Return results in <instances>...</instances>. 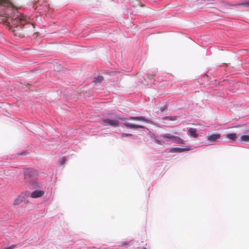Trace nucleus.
Wrapping results in <instances>:
<instances>
[{
	"label": "nucleus",
	"instance_id": "1",
	"mask_svg": "<svg viewBox=\"0 0 249 249\" xmlns=\"http://www.w3.org/2000/svg\"><path fill=\"white\" fill-rule=\"evenodd\" d=\"M37 176L38 172L35 169L28 168L24 170V182L32 189L40 188V184L36 180V177Z\"/></svg>",
	"mask_w": 249,
	"mask_h": 249
},
{
	"label": "nucleus",
	"instance_id": "2",
	"mask_svg": "<svg viewBox=\"0 0 249 249\" xmlns=\"http://www.w3.org/2000/svg\"><path fill=\"white\" fill-rule=\"evenodd\" d=\"M26 23L27 20L24 15L18 14L14 15L12 17L11 23L13 25H15L17 28L18 26L19 28H22Z\"/></svg>",
	"mask_w": 249,
	"mask_h": 249
},
{
	"label": "nucleus",
	"instance_id": "3",
	"mask_svg": "<svg viewBox=\"0 0 249 249\" xmlns=\"http://www.w3.org/2000/svg\"><path fill=\"white\" fill-rule=\"evenodd\" d=\"M162 138L163 139H171L173 138H177L178 139V141L177 142V143H179V144H184V141L180 139V138L177 137L175 135H172L171 134H165L162 136Z\"/></svg>",
	"mask_w": 249,
	"mask_h": 249
},
{
	"label": "nucleus",
	"instance_id": "4",
	"mask_svg": "<svg viewBox=\"0 0 249 249\" xmlns=\"http://www.w3.org/2000/svg\"><path fill=\"white\" fill-rule=\"evenodd\" d=\"M220 137V134L218 133L211 135L209 134L208 136V140L211 142H214L217 139H219Z\"/></svg>",
	"mask_w": 249,
	"mask_h": 249
},
{
	"label": "nucleus",
	"instance_id": "5",
	"mask_svg": "<svg viewBox=\"0 0 249 249\" xmlns=\"http://www.w3.org/2000/svg\"><path fill=\"white\" fill-rule=\"evenodd\" d=\"M44 193L43 191L35 190L32 193L31 196L32 198H37L43 196Z\"/></svg>",
	"mask_w": 249,
	"mask_h": 249
},
{
	"label": "nucleus",
	"instance_id": "6",
	"mask_svg": "<svg viewBox=\"0 0 249 249\" xmlns=\"http://www.w3.org/2000/svg\"><path fill=\"white\" fill-rule=\"evenodd\" d=\"M104 123L108 125H110L113 126H117L119 125V121L118 120H113L110 119H106L104 120Z\"/></svg>",
	"mask_w": 249,
	"mask_h": 249
},
{
	"label": "nucleus",
	"instance_id": "7",
	"mask_svg": "<svg viewBox=\"0 0 249 249\" xmlns=\"http://www.w3.org/2000/svg\"><path fill=\"white\" fill-rule=\"evenodd\" d=\"M126 127L129 128H144V126L141 125L133 124L132 123H126L124 124Z\"/></svg>",
	"mask_w": 249,
	"mask_h": 249
},
{
	"label": "nucleus",
	"instance_id": "8",
	"mask_svg": "<svg viewBox=\"0 0 249 249\" xmlns=\"http://www.w3.org/2000/svg\"><path fill=\"white\" fill-rule=\"evenodd\" d=\"M129 119L130 120L140 121H143V122H149V120L148 119H147L145 117H143V116L131 117Z\"/></svg>",
	"mask_w": 249,
	"mask_h": 249
},
{
	"label": "nucleus",
	"instance_id": "9",
	"mask_svg": "<svg viewBox=\"0 0 249 249\" xmlns=\"http://www.w3.org/2000/svg\"><path fill=\"white\" fill-rule=\"evenodd\" d=\"M196 131V129L194 128H190L189 130L190 135L194 138H197L198 136Z\"/></svg>",
	"mask_w": 249,
	"mask_h": 249
},
{
	"label": "nucleus",
	"instance_id": "10",
	"mask_svg": "<svg viewBox=\"0 0 249 249\" xmlns=\"http://www.w3.org/2000/svg\"><path fill=\"white\" fill-rule=\"evenodd\" d=\"M0 4L3 6L9 7L12 4L10 0H0Z\"/></svg>",
	"mask_w": 249,
	"mask_h": 249
},
{
	"label": "nucleus",
	"instance_id": "11",
	"mask_svg": "<svg viewBox=\"0 0 249 249\" xmlns=\"http://www.w3.org/2000/svg\"><path fill=\"white\" fill-rule=\"evenodd\" d=\"M226 138L230 140L234 141L236 140L237 137L235 133H229L227 134Z\"/></svg>",
	"mask_w": 249,
	"mask_h": 249
},
{
	"label": "nucleus",
	"instance_id": "12",
	"mask_svg": "<svg viewBox=\"0 0 249 249\" xmlns=\"http://www.w3.org/2000/svg\"><path fill=\"white\" fill-rule=\"evenodd\" d=\"M235 6H237V7H239V6L249 7V0L244 2L238 3L237 4H236Z\"/></svg>",
	"mask_w": 249,
	"mask_h": 249
},
{
	"label": "nucleus",
	"instance_id": "13",
	"mask_svg": "<svg viewBox=\"0 0 249 249\" xmlns=\"http://www.w3.org/2000/svg\"><path fill=\"white\" fill-rule=\"evenodd\" d=\"M241 141L245 142H249V135H244L241 136Z\"/></svg>",
	"mask_w": 249,
	"mask_h": 249
},
{
	"label": "nucleus",
	"instance_id": "14",
	"mask_svg": "<svg viewBox=\"0 0 249 249\" xmlns=\"http://www.w3.org/2000/svg\"><path fill=\"white\" fill-rule=\"evenodd\" d=\"M104 80V77L102 76H98L93 82L95 83L96 84L100 83Z\"/></svg>",
	"mask_w": 249,
	"mask_h": 249
},
{
	"label": "nucleus",
	"instance_id": "15",
	"mask_svg": "<svg viewBox=\"0 0 249 249\" xmlns=\"http://www.w3.org/2000/svg\"><path fill=\"white\" fill-rule=\"evenodd\" d=\"M178 119V117L176 116H167L163 118V119H168L170 121H176Z\"/></svg>",
	"mask_w": 249,
	"mask_h": 249
},
{
	"label": "nucleus",
	"instance_id": "16",
	"mask_svg": "<svg viewBox=\"0 0 249 249\" xmlns=\"http://www.w3.org/2000/svg\"><path fill=\"white\" fill-rule=\"evenodd\" d=\"M22 200L21 198L20 197H18V198H17V199H16L14 200V205L19 204L22 202Z\"/></svg>",
	"mask_w": 249,
	"mask_h": 249
},
{
	"label": "nucleus",
	"instance_id": "17",
	"mask_svg": "<svg viewBox=\"0 0 249 249\" xmlns=\"http://www.w3.org/2000/svg\"><path fill=\"white\" fill-rule=\"evenodd\" d=\"M66 161V158L65 157H62L61 158H60L58 160V162L61 165H62L65 163V162Z\"/></svg>",
	"mask_w": 249,
	"mask_h": 249
},
{
	"label": "nucleus",
	"instance_id": "18",
	"mask_svg": "<svg viewBox=\"0 0 249 249\" xmlns=\"http://www.w3.org/2000/svg\"><path fill=\"white\" fill-rule=\"evenodd\" d=\"M177 152H178V153L182 152L189 150L188 149L179 148V147H177Z\"/></svg>",
	"mask_w": 249,
	"mask_h": 249
},
{
	"label": "nucleus",
	"instance_id": "19",
	"mask_svg": "<svg viewBox=\"0 0 249 249\" xmlns=\"http://www.w3.org/2000/svg\"><path fill=\"white\" fill-rule=\"evenodd\" d=\"M170 152H177V148H170V151H169Z\"/></svg>",
	"mask_w": 249,
	"mask_h": 249
},
{
	"label": "nucleus",
	"instance_id": "20",
	"mask_svg": "<svg viewBox=\"0 0 249 249\" xmlns=\"http://www.w3.org/2000/svg\"><path fill=\"white\" fill-rule=\"evenodd\" d=\"M131 135H132V134H124V133H123L122 134V137H127V136H131Z\"/></svg>",
	"mask_w": 249,
	"mask_h": 249
},
{
	"label": "nucleus",
	"instance_id": "21",
	"mask_svg": "<svg viewBox=\"0 0 249 249\" xmlns=\"http://www.w3.org/2000/svg\"><path fill=\"white\" fill-rule=\"evenodd\" d=\"M168 108V106H163L162 107H160V109H167Z\"/></svg>",
	"mask_w": 249,
	"mask_h": 249
},
{
	"label": "nucleus",
	"instance_id": "22",
	"mask_svg": "<svg viewBox=\"0 0 249 249\" xmlns=\"http://www.w3.org/2000/svg\"><path fill=\"white\" fill-rule=\"evenodd\" d=\"M16 30H14V32H15V35H17V33L16 32Z\"/></svg>",
	"mask_w": 249,
	"mask_h": 249
},
{
	"label": "nucleus",
	"instance_id": "23",
	"mask_svg": "<svg viewBox=\"0 0 249 249\" xmlns=\"http://www.w3.org/2000/svg\"><path fill=\"white\" fill-rule=\"evenodd\" d=\"M175 134L177 135H178V133H175Z\"/></svg>",
	"mask_w": 249,
	"mask_h": 249
},
{
	"label": "nucleus",
	"instance_id": "24",
	"mask_svg": "<svg viewBox=\"0 0 249 249\" xmlns=\"http://www.w3.org/2000/svg\"><path fill=\"white\" fill-rule=\"evenodd\" d=\"M142 249H146L145 248H143Z\"/></svg>",
	"mask_w": 249,
	"mask_h": 249
}]
</instances>
